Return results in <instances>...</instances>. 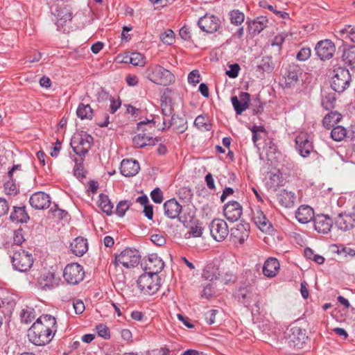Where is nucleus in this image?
I'll use <instances>...</instances> for the list:
<instances>
[{
	"instance_id": "obj_1",
	"label": "nucleus",
	"mask_w": 355,
	"mask_h": 355,
	"mask_svg": "<svg viewBox=\"0 0 355 355\" xmlns=\"http://www.w3.org/2000/svg\"><path fill=\"white\" fill-rule=\"evenodd\" d=\"M56 331L55 318L51 315H42L28 330V338L33 344L42 346L51 342Z\"/></svg>"
},
{
	"instance_id": "obj_2",
	"label": "nucleus",
	"mask_w": 355,
	"mask_h": 355,
	"mask_svg": "<svg viewBox=\"0 0 355 355\" xmlns=\"http://www.w3.org/2000/svg\"><path fill=\"white\" fill-rule=\"evenodd\" d=\"M146 76L149 80L160 85H168L175 80L169 70L158 64L149 66L146 70Z\"/></svg>"
},
{
	"instance_id": "obj_3",
	"label": "nucleus",
	"mask_w": 355,
	"mask_h": 355,
	"mask_svg": "<svg viewBox=\"0 0 355 355\" xmlns=\"http://www.w3.org/2000/svg\"><path fill=\"white\" fill-rule=\"evenodd\" d=\"M94 139L87 132L81 131L74 134L70 142L73 152L80 157H85L93 145Z\"/></svg>"
},
{
	"instance_id": "obj_4",
	"label": "nucleus",
	"mask_w": 355,
	"mask_h": 355,
	"mask_svg": "<svg viewBox=\"0 0 355 355\" xmlns=\"http://www.w3.org/2000/svg\"><path fill=\"white\" fill-rule=\"evenodd\" d=\"M351 75L345 67H338L333 71L331 76V88L336 92H344L349 85Z\"/></svg>"
},
{
	"instance_id": "obj_5",
	"label": "nucleus",
	"mask_w": 355,
	"mask_h": 355,
	"mask_svg": "<svg viewBox=\"0 0 355 355\" xmlns=\"http://www.w3.org/2000/svg\"><path fill=\"white\" fill-rule=\"evenodd\" d=\"M11 261L16 270L26 272L33 264V257L31 253L20 248L15 251Z\"/></svg>"
},
{
	"instance_id": "obj_6",
	"label": "nucleus",
	"mask_w": 355,
	"mask_h": 355,
	"mask_svg": "<svg viewBox=\"0 0 355 355\" xmlns=\"http://www.w3.org/2000/svg\"><path fill=\"white\" fill-rule=\"evenodd\" d=\"M140 260V255L137 250L126 248L119 254L115 256L113 261L115 267L119 263L126 268H131L137 266Z\"/></svg>"
},
{
	"instance_id": "obj_7",
	"label": "nucleus",
	"mask_w": 355,
	"mask_h": 355,
	"mask_svg": "<svg viewBox=\"0 0 355 355\" xmlns=\"http://www.w3.org/2000/svg\"><path fill=\"white\" fill-rule=\"evenodd\" d=\"M138 288L145 294L153 295L160 287V279L158 275L154 277V275L146 272L142 274L138 279Z\"/></svg>"
},
{
	"instance_id": "obj_8",
	"label": "nucleus",
	"mask_w": 355,
	"mask_h": 355,
	"mask_svg": "<svg viewBox=\"0 0 355 355\" xmlns=\"http://www.w3.org/2000/svg\"><path fill=\"white\" fill-rule=\"evenodd\" d=\"M85 275L83 267L77 263H73L66 266L63 271V277L69 284L76 285L80 282Z\"/></svg>"
},
{
	"instance_id": "obj_9",
	"label": "nucleus",
	"mask_w": 355,
	"mask_h": 355,
	"mask_svg": "<svg viewBox=\"0 0 355 355\" xmlns=\"http://www.w3.org/2000/svg\"><path fill=\"white\" fill-rule=\"evenodd\" d=\"M198 25L202 31L207 33L211 34L216 32L221 33V21L218 17L214 15H205L198 19Z\"/></svg>"
},
{
	"instance_id": "obj_10",
	"label": "nucleus",
	"mask_w": 355,
	"mask_h": 355,
	"mask_svg": "<svg viewBox=\"0 0 355 355\" xmlns=\"http://www.w3.org/2000/svg\"><path fill=\"white\" fill-rule=\"evenodd\" d=\"M209 230L213 239L218 242L225 240L229 234L227 224L223 219H214L210 223Z\"/></svg>"
},
{
	"instance_id": "obj_11",
	"label": "nucleus",
	"mask_w": 355,
	"mask_h": 355,
	"mask_svg": "<svg viewBox=\"0 0 355 355\" xmlns=\"http://www.w3.org/2000/svg\"><path fill=\"white\" fill-rule=\"evenodd\" d=\"M141 266L146 272L154 275V277H156V275H158V273L164 268V263L157 254H151L145 260L144 263H141Z\"/></svg>"
},
{
	"instance_id": "obj_12",
	"label": "nucleus",
	"mask_w": 355,
	"mask_h": 355,
	"mask_svg": "<svg viewBox=\"0 0 355 355\" xmlns=\"http://www.w3.org/2000/svg\"><path fill=\"white\" fill-rule=\"evenodd\" d=\"M315 51L317 56L320 60H329L334 55L336 46L330 40H324L317 43Z\"/></svg>"
},
{
	"instance_id": "obj_13",
	"label": "nucleus",
	"mask_w": 355,
	"mask_h": 355,
	"mask_svg": "<svg viewBox=\"0 0 355 355\" xmlns=\"http://www.w3.org/2000/svg\"><path fill=\"white\" fill-rule=\"evenodd\" d=\"M163 125L164 126L162 128L163 130L173 126L174 130L179 133L184 132L188 128L187 118L184 114L180 116L173 114L170 119L164 118Z\"/></svg>"
},
{
	"instance_id": "obj_14",
	"label": "nucleus",
	"mask_w": 355,
	"mask_h": 355,
	"mask_svg": "<svg viewBox=\"0 0 355 355\" xmlns=\"http://www.w3.org/2000/svg\"><path fill=\"white\" fill-rule=\"evenodd\" d=\"M164 215L171 219L178 218L181 223H186L187 220L182 219L180 214L182 210V206L175 198L166 200L163 206Z\"/></svg>"
},
{
	"instance_id": "obj_15",
	"label": "nucleus",
	"mask_w": 355,
	"mask_h": 355,
	"mask_svg": "<svg viewBox=\"0 0 355 355\" xmlns=\"http://www.w3.org/2000/svg\"><path fill=\"white\" fill-rule=\"evenodd\" d=\"M223 211L225 218L229 221L236 222L241 218L243 208L239 202L232 200L224 205Z\"/></svg>"
},
{
	"instance_id": "obj_16",
	"label": "nucleus",
	"mask_w": 355,
	"mask_h": 355,
	"mask_svg": "<svg viewBox=\"0 0 355 355\" xmlns=\"http://www.w3.org/2000/svg\"><path fill=\"white\" fill-rule=\"evenodd\" d=\"M296 148L303 157H308L313 150L312 142L306 133H300L295 138Z\"/></svg>"
},
{
	"instance_id": "obj_17",
	"label": "nucleus",
	"mask_w": 355,
	"mask_h": 355,
	"mask_svg": "<svg viewBox=\"0 0 355 355\" xmlns=\"http://www.w3.org/2000/svg\"><path fill=\"white\" fill-rule=\"evenodd\" d=\"M30 205L35 209H44L51 205L50 196L44 192L39 191L33 193L29 200Z\"/></svg>"
},
{
	"instance_id": "obj_18",
	"label": "nucleus",
	"mask_w": 355,
	"mask_h": 355,
	"mask_svg": "<svg viewBox=\"0 0 355 355\" xmlns=\"http://www.w3.org/2000/svg\"><path fill=\"white\" fill-rule=\"evenodd\" d=\"M231 101L236 113L241 114L249 107L250 94L248 92H241L239 98L234 96L231 98Z\"/></svg>"
},
{
	"instance_id": "obj_19",
	"label": "nucleus",
	"mask_w": 355,
	"mask_h": 355,
	"mask_svg": "<svg viewBox=\"0 0 355 355\" xmlns=\"http://www.w3.org/2000/svg\"><path fill=\"white\" fill-rule=\"evenodd\" d=\"M332 225L333 221L327 215L319 214L314 218V227L319 233H328L330 231Z\"/></svg>"
},
{
	"instance_id": "obj_20",
	"label": "nucleus",
	"mask_w": 355,
	"mask_h": 355,
	"mask_svg": "<svg viewBox=\"0 0 355 355\" xmlns=\"http://www.w3.org/2000/svg\"><path fill=\"white\" fill-rule=\"evenodd\" d=\"M140 169V166L137 160L123 159L121 163V173L125 177H132L137 175Z\"/></svg>"
},
{
	"instance_id": "obj_21",
	"label": "nucleus",
	"mask_w": 355,
	"mask_h": 355,
	"mask_svg": "<svg viewBox=\"0 0 355 355\" xmlns=\"http://www.w3.org/2000/svg\"><path fill=\"white\" fill-rule=\"evenodd\" d=\"M253 220L256 225L262 231V232H270L272 229V225L269 220L266 217L263 212L259 209H257L253 212Z\"/></svg>"
},
{
	"instance_id": "obj_22",
	"label": "nucleus",
	"mask_w": 355,
	"mask_h": 355,
	"mask_svg": "<svg viewBox=\"0 0 355 355\" xmlns=\"http://www.w3.org/2000/svg\"><path fill=\"white\" fill-rule=\"evenodd\" d=\"M300 74V68L295 64H289L285 73V83L287 87L295 85L298 81L299 75Z\"/></svg>"
},
{
	"instance_id": "obj_23",
	"label": "nucleus",
	"mask_w": 355,
	"mask_h": 355,
	"mask_svg": "<svg viewBox=\"0 0 355 355\" xmlns=\"http://www.w3.org/2000/svg\"><path fill=\"white\" fill-rule=\"evenodd\" d=\"M295 218L300 223L306 224L315 218L313 209L309 205H301L295 212Z\"/></svg>"
},
{
	"instance_id": "obj_24",
	"label": "nucleus",
	"mask_w": 355,
	"mask_h": 355,
	"mask_svg": "<svg viewBox=\"0 0 355 355\" xmlns=\"http://www.w3.org/2000/svg\"><path fill=\"white\" fill-rule=\"evenodd\" d=\"M279 267V263L276 258L269 257L263 264V273L267 277H274L277 275Z\"/></svg>"
},
{
	"instance_id": "obj_25",
	"label": "nucleus",
	"mask_w": 355,
	"mask_h": 355,
	"mask_svg": "<svg viewBox=\"0 0 355 355\" xmlns=\"http://www.w3.org/2000/svg\"><path fill=\"white\" fill-rule=\"evenodd\" d=\"M291 334L289 336L291 341L293 343L294 347L301 349L303 347L308 337L306 336L300 327H295L291 329Z\"/></svg>"
},
{
	"instance_id": "obj_26",
	"label": "nucleus",
	"mask_w": 355,
	"mask_h": 355,
	"mask_svg": "<svg viewBox=\"0 0 355 355\" xmlns=\"http://www.w3.org/2000/svg\"><path fill=\"white\" fill-rule=\"evenodd\" d=\"M70 248L73 254L82 257L88 250L87 241L83 237H77L71 243Z\"/></svg>"
},
{
	"instance_id": "obj_27",
	"label": "nucleus",
	"mask_w": 355,
	"mask_h": 355,
	"mask_svg": "<svg viewBox=\"0 0 355 355\" xmlns=\"http://www.w3.org/2000/svg\"><path fill=\"white\" fill-rule=\"evenodd\" d=\"M268 24V19L266 17H258L256 19L248 21V31L252 35L259 34Z\"/></svg>"
},
{
	"instance_id": "obj_28",
	"label": "nucleus",
	"mask_w": 355,
	"mask_h": 355,
	"mask_svg": "<svg viewBox=\"0 0 355 355\" xmlns=\"http://www.w3.org/2000/svg\"><path fill=\"white\" fill-rule=\"evenodd\" d=\"M295 198V195L293 192L286 189L280 191L277 196L279 204L286 208L294 206Z\"/></svg>"
},
{
	"instance_id": "obj_29",
	"label": "nucleus",
	"mask_w": 355,
	"mask_h": 355,
	"mask_svg": "<svg viewBox=\"0 0 355 355\" xmlns=\"http://www.w3.org/2000/svg\"><path fill=\"white\" fill-rule=\"evenodd\" d=\"M157 140L146 134H138L132 139L133 145L136 148H144L146 146H154Z\"/></svg>"
},
{
	"instance_id": "obj_30",
	"label": "nucleus",
	"mask_w": 355,
	"mask_h": 355,
	"mask_svg": "<svg viewBox=\"0 0 355 355\" xmlns=\"http://www.w3.org/2000/svg\"><path fill=\"white\" fill-rule=\"evenodd\" d=\"M21 164L14 165L8 173L9 180L4 184V189L6 193L8 195L17 193V187L13 178V173L17 170H21Z\"/></svg>"
},
{
	"instance_id": "obj_31",
	"label": "nucleus",
	"mask_w": 355,
	"mask_h": 355,
	"mask_svg": "<svg viewBox=\"0 0 355 355\" xmlns=\"http://www.w3.org/2000/svg\"><path fill=\"white\" fill-rule=\"evenodd\" d=\"M55 15L57 17L58 26H63L68 21H71L72 19V12L67 7L58 9Z\"/></svg>"
},
{
	"instance_id": "obj_32",
	"label": "nucleus",
	"mask_w": 355,
	"mask_h": 355,
	"mask_svg": "<svg viewBox=\"0 0 355 355\" xmlns=\"http://www.w3.org/2000/svg\"><path fill=\"white\" fill-rule=\"evenodd\" d=\"M231 236L242 244L248 238L249 232L244 225L239 224L236 228L231 230Z\"/></svg>"
},
{
	"instance_id": "obj_33",
	"label": "nucleus",
	"mask_w": 355,
	"mask_h": 355,
	"mask_svg": "<svg viewBox=\"0 0 355 355\" xmlns=\"http://www.w3.org/2000/svg\"><path fill=\"white\" fill-rule=\"evenodd\" d=\"M10 218L13 222L23 223L29 220V216L25 210V207H15Z\"/></svg>"
},
{
	"instance_id": "obj_34",
	"label": "nucleus",
	"mask_w": 355,
	"mask_h": 355,
	"mask_svg": "<svg viewBox=\"0 0 355 355\" xmlns=\"http://www.w3.org/2000/svg\"><path fill=\"white\" fill-rule=\"evenodd\" d=\"M342 60L352 69H355V46L343 51Z\"/></svg>"
},
{
	"instance_id": "obj_35",
	"label": "nucleus",
	"mask_w": 355,
	"mask_h": 355,
	"mask_svg": "<svg viewBox=\"0 0 355 355\" xmlns=\"http://www.w3.org/2000/svg\"><path fill=\"white\" fill-rule=\"evenodd\" d=\"M342 119V115L338 112H331L328 113L322 120L323 125L327 129L334 127Z\"/></svg>"
},
{
	"instance_id": "obj_36",
	"label": "nucleus",
	"mask_w": 355,
	"mask_h": 355,
	"mask_svg": "<svg viewBox=\"0 0 355 355\" xmlns=\"http://www.w3.org/2000/svg\"><path fill=\"white\" fill-rule=\"evenodd\" d=\"M98 206L107 215H111L112 213L113 205L110 202L108 196L103 193L100 194Z\"/></svg>"
},
{
	"instance_id": "obj_37",
	"label": "nucleus",
	"mask_w": 355,
	"mask_h": 355,
	"mask_svg": "<svg viewBox=\"0 0 355 355\" xmlns=\"http://www.w3.org/2000/svg\"><path fill=\"white\" fill-rule=\"evenodd\" d=\"M78 117L81 119H91L93 116V110L89 104L80 103L76 110Z\"/></svg>"
},
{
	"instance_id": "obj_38",
	"label": "nucleus",
	"mask_w": 355,
	"mask_h": 355,
	"mask_svg": "<svg viewBox=\"0 0 355 355\" xmlns=\"http://www.w3.org/2000/svg\"><path fill=\"white\" fill-rule=\"evenodd\" d=\"M336 225L343 231L349 230L353 226L351 218L347 216H344L343 214L338 216L336 220Z\"/></svg>"
},
{
	"instance_id": "obj_39",
	"label": "nucleus",
	"mask_w": 355,
	"mask_h": 355,
	"mask_svg": "<svg viewBox=\"0 0 355 355\" xmlns=\"http://www.w3.org/2000/svg\"><path fill=\"white\" fill-rule=\"evenodd\" d=\"M125 62H130L135 66H144L146 63L145 57L140 53H132L130 56L125 57Z\"/></svg>"
},
{
	"instance_id": "obj_40",
	"label": "nucleus",
	"mask_w": 355,
	"mask_h": 355,
	"mask_svg": "<svg viewBox=\"0 0 355 355\" xmlns=\"http://www.w3.org/2000/svg\"><path fill=\"white\" fill-rule=\"evenodd\" d=\"M161 107L164 118L169 117L173 114V108L172 106L171 100L170 98L168 99L166 97H164H164H162Z\"/></svg>"
},
{
	"instance_id": "obj_41",
	"label": "nucleus",
	"mask_w": 355,
	"mask_h": 355,
	"mask_svg": "<svg viewBox=\"0 0 355 355\" xmlns=\"http://www.w3.org/2000/svg\"><path fill=\"white\" fill-rule=\"evenodd\" d=\"M347 136L345 128L341 125L334 127L331 132V137L336 141H340Z\"/></svg>"
},
{
	"instance_id": "obj_42",
	"label": "nucleus",
	"mask_w": 355,
	"mask_h": 355,
	"mask_svg": "<svg viewBox=\"0 0 355 355\" xmlns=\"http://www.w3.org/2000/svg\"><path fill=\"white\" fill-rule=\"evenodd\" d=\"M338 33L343 37V40L349 39L351 42L355 43V28L352 27L351 25L340 30Z\"/></svg>"
},
{
	"instance_id": "obj_43",
	"label": "nucleus",
	"mask_w": 355,
	"mask_h": 355,
	"mask_svg": "<svg viewBox=\"0 0 355 355\" xmlns=\"http://www.w3.org/2000/svg\"><path fill=\"white\" fill-rule=\"evenodd\" d=\"M218 275V268L214 266H207L203 270L202 277L207 280L213 281L216 279Z\"/></svg>"
},
{
	"instance_id": "obj_44",
	"label": "nucleus",
	"mask_w": 355,
	"mask_h": 355,
	"mask_svg": "<svg viewBox=\"0 0 355 355\" xmlns=\"http://www.w3.org/2000/svg\"><path fill=\"white\" fill-rule=\"evenodd\" d=\"M336 100L334 94H328L322 98L321 105L325 110H329L334 107Z\"/></svg>"
},
{
	"instance_id": "obj_45",
	"label": "nucleus",
	"mask_w": 355,
	"mask_h": 355,
	"mask_svg": "<svg viewBox=\"0 0 355 355\" xmlns=\"http://www.w3.org/2000/svg\"><path fill=\"white\" fill-rule=\"evenodd\" d=\"M230 19L232 24H241L245 19L244 14L239 10H234L230 12Z\"/></svg>"
},
{
	"instance_id": "obj_46",
	"label": "nucleus",
	"mask_w": 355,
	"mask_h": 355,
	"mask_svg": "<svg viewBox=\"0 0 355 355\" xmlns=\"http://www.w3.org/2000/svg\"><path fill=\"white\" fill-rule=\"evenodd\" d=\"M304 256L311 260L314 261L315 263L318 264H322L324 262V258L319 254H315L313 250L309 248H306L304 249Z\"/></svg>"
},
{
	"instance_id": "obj_47",
	"label": "nucleus",
	"mask_w": 355,
	"mask_h": 355,
	"mask_svg": "<svg viewBox=\"0 0 355 355\" xmlns=\"http://www.w3.org/2000/svg\"><path fill=\"white\" fill-rule=\"evenodd\" d=\"M131 205V202L129 200H121L116 205L115 212L116 214L120 216L123 217L125 211L130 208Z\"/></svg>"
},
{
	"instance_id": "obj_48",
	"label": "nucleus",
	"mask_w": 355,
	"mask_h": 355,
	"mask_svg": "<svg viewBox=\"0 0 355 355\" xmlns=\"http://www.w3.org/2000/svg\"><path fill=\"white\" fill-rule=\"evenodd\" d=\"M194 125L200 130H209L210 127V124L207 123V118L202 115L196 118Z\"/></svg>"
},
{
	"instance_id": "obj_49",
	"label": "nucleus",
	"mask_w": 355,
	"mask_h": 355,
	"mask_svg": "<svg viewBox=\"0 0 355 355\" xmlns=\"http://www.w3.org/2000/svg\"><path fill=\"white\" fill-rule=\"evenodd\" d=\"M257 67L263 71H271L273 69L272 62L270 57H264Z\"/></svg>"
},
{
	"instance_id": "obj_50",
	"label": "nucleus",
	"mask_w": 355,
	"mask_h": 355,
	"mask_svg": "<svg viewBox=\"0 0 355 355\" xmlns=\"http://www.w3.org/2000/svg\"><path fill=\"white\" fill-rule=\"evenodd\" d=\"M250 295L251 294L247 288H240L236 293L238 300L245 306H248L246 304L248 302Z\"/></svg>"
},
{
	"instance_id": "obj_51",
	"label": "nucleus",
	"mask_w": 355,
	"mask_h": 355,
	"mask_svg": "<svg viewBox=\"0 0 355 355\" xmlns=\"http://www.w3.org/2000/svg\"><path fill=\"white\" fill-rule=\"evenodd\" d=\"M34 310L33 309H24L20 313V318L22 322L28 324L31 322V320L34 318L33 315Z\"/></svg>"
},
{
	"instance_id": "obj_52",
	"label": "nucleus",
	"mask_w": 355,
	"mask_h": 355,
	"mask_svg": "<svg viewBox=\"0 0 355 355\" xmlns=\"http://www.w3.org/2000/svg\"><path fill=\"white\" fill-rule=\"evenodd\" d=\"M334 248H336V252L338 254H343L345 256L349 255L350 257L355 256V250L344 246L343 245H335Z\"/></svg>"
},
{
	"instance_id": "obj_53",
	"label": "nucleus",
	"mask_w": 355,
	"mask_h": 355,
	"mask_svg": "<svg viewBox=\"0 0 355 355\" xmlns=\"http://www.w3.org/2000/svg\"><path fill=\"white\" fill-rule=\"evenodd\" d=\"M161 40L166 44H172L175 40V34L171 29L167 30L163 34H162Z\"/></svg>"
},
{
	"instance_id": "obj_54",
	"label": "nucleus",
	"mask_w": 355,
	"mask_h": 355,
	"mask_svg": "<svg viewBox=\"0 0 355 355\" xmlns=\"http://www.w3.org/2000/svg\"><path fill=\"white\" fill-rule=\"evenodd\" d=\"M96 329L98 336L104 339H109L110 338V329L106 325L100 324L96 327Z\"/></svg>"
},
{
	"instance_id": "obj_55",
	"label": "nucleus",
	"mask_w": 355,
	"mask_h": 355,
	"mask_svg": "<svg viewBox=\"0 0 355 355\" xmlns=\"http://www.w3.org/2000/svg\"><path fill=\"white\" fill-rule=\"evenodd\" d=\"M311 54V50L309 47H303L297 53L296 58L300 61L308 60Z\"/></svg>"
},
{
	"instance_id": "obj_56",
	"label": "nucleus",
	"mask_w": 355,
	"mask_h": 355,
	"mask_svg": "<svg viewBox=\"0 0 355 355\" xmlns=\"http://www.w3.org/2000/svg\"><path fill=\"white\" fill-rule=\"evenodd\" d=\"M81 162L80 163H76V166L74 167V175L77 178H85V172H84V167L82 164L83 162V158L81 157L80 159ZM76 162H77V159H76Z\"/></svg>"
},
{
	"instance_id": "obj_57",
	"label": "nucleus",
	"mask_w": 355,
	"mask_h": 355,
	"mask_svg": "<svg viewBox=\"0 0 355 355\" xmlns=\"http://www.w3.org/2000/svg\"><path fill=\"white\" fill-rule=\"evenodd\" d=\"M150 197L155 203H161L163 200V193L159 188H155L150 193Z\"/></svg>"
},
{
	"instance_id": "obj_58",
	"label": "nucleus",
	"mask_w": 355,
	"mask_h": 355,
	"mask_svg": "<svg viewBox=\"0 0 355 355\" xmlns=\"http://www.w3.org/2000/svg\"><path fill=\"white\" fill-rule=\"evenodd\" d=\"M252 110L254 114L258 115L263 112V105L260 101L259 98L253 100V103H252Z\"/></svg>"
},
{
	"instance_id": "obj_59",
	"label": "nucleus",
	"mask_w": 355,
	"mask_h": 355,
	"mask_svg": "<svg viewBox=\"0 0 355 355\" xmlns=\"http://www.w3.org/2000/svg\"><path fill=\"white\" fill-rule=\"evenodd\" d=\"M188 81L189 83H192L196 85L200 81V76L198 70H193L189 73L188 76Z\"/></svg>"
},
{
	"instance_id": "obj_60",
	"label": "nucleus",
	"mask_w": 355,
	"mask_h": 355,
	"mask_svg": "<svg viewBox=\"0 0 355 355\" xmlns=\"http://www.w3.org/2000/svg\"><path fill=\"white\" fill-rule=\"evenodd\" d=\"M25 241L22 234V229H18L14 232L13 242L17 245H20Z\"/></svg>"
},
{
	"instance_id": "obj_61",
	"label": "nucleus",
	"mask_w": 355,
	"mask_h": 355,
	"mask_svg": "<svg viewBox=\"0 0 355 355\" xmlns=\"http://www.w3.org/2000/svg\"><path fill=\"white\" fill-rule=\"evenodd\" d=\"M50 211L59 219H62L67 214L66 211L59 209L56 204L53 205Z\"/></svg>"
},
{
	"instance_id": "obj_62",
	"label": "nucleus",
	"mask_w": 355,
	"mask_h": 355,
	"mask_svg": "<svg viewBox=\"0 0 355 355\" xmlns=\"http://www.w3.org/2000/svg\"><path fill=\"white\" fill-rule=\"evenodd\" d=\"M240 70V67L238 64H233L230 65V70L226 71V74L232 78H234L238 76Z\"/></svg>"
},
{
	"instance_id": "obj_63",
	"label": "nucleus",
	"mask_w": 355,
	"mask_h": 355,
	"mask_svg": "<svg viewBox=\"0 0 355 355\" xmlns=\"http://www.w3.org/2000/svg\"><path fill=\"white\" fill-rule=\"evenodd\" d=\"M218 312L216 309H211L205 313V320L209 324H212L215 322L216 315Z\"/></svg>"
},
{
	"instance_id": "obj_64",
	"label": "nucleus",
	"mask_w": 355,
	"mask_h": 355,
	"mask_svg": "<svg viewBox=\"0 0 355 355\" xmlns=\"http://www.w3.org/2000/svg\"><path fill=\"white\" fill-rule=\"evenodd\" d=\"M73 306L76 314H81L85 311V305L80 300H76L73 302Z\"/></svg>"
}]
</instances>
